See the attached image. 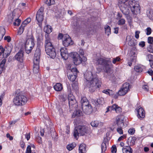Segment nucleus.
<instances>
[{"label": "nucleus", "mask_w": 153, "mask_h": 153, "mask_svg": "<svg viewBox=\"0 0 153 153\" xmlns=\"http://www.w3.org/2000/svg\"><path fill=\"white\" fill-rule=\"evenodd\" d=\"M86 81L85 83V88L88 89L91 93L94 91L96 89L101 86V82L96 74L93 75L91 71L86 72L84 75Z\"/></svg>", "instance_id": "1"}, {"label": "nucleus", "mask_w": 153, "mask_h": 153, "mask_svg": "<svg viewBox=\"0 0 153 153\" xmlns=\"http://www.w3.org/2000/svg\"><path fill=\"white\" fill-rule=\"evenodd\" d=\"M96 61L97 65H101L103 67L104 71L107 74V77L110 78L113 76V70L111 69L112 64L111 61L101 57L97 59Z\"/></svg>", "instance_id": "2"}, {"label": "nucleus", "mask_w": 153, "mask_h": 153, "mask_svg": "<svg viewBox=\"0 0 153 153\" xmlns=\"http://www.w3.org/2000/svg\"><path fill=\"white\" fill-rule=\"evenodd\" d=\"M35 45L34 38L32 32H28L27 36V39L25 44L26 52L30 53Z\"/></svg>", "instance_id": "3"}, {"label": "nucleus", "mask_w": 153, "mask_h": 153, "mask_svg": "<svg viewBox=\"0 0 153 153\" xmlns=\"http://www.w3.org/2000/svg\"><path fill=\"white\" fill-rule=\"evenodd\" d=\"M41 55V49L39 47H37L35 52L33 60V72L35 73H36L39 72Z\"/></svg>", "instance_id": "4"}, {"label": "nucleus", "mask_w": 153, "mask_h": 153, "mask_svg": "<svg viewBox=\"0 0 153 153\" xmlns=\"http://www.w3.org/2000/svg\"><path fill=\"white\" fill-rule=\"evenodd\" d=\"M88 133L87 128L84 125H79L75 127L74 132V136L75 138L77 136L85 135Z\"/></svg>", "instance_id": "5"}, {"label": "nucleus", "mask_w": 153, "mask_h": 153, "mask_svg": "<svg viewBox=\"0 0 153 153\" xmlns=\"http://www.w3.org/2000/svg\"><path fill=\"white\" fill-rule=\"evenodd\" d=\"M27 100V98L24 95L17 94L14 98L13 102L16 105L21 106L24 105Z\"/></svg>", "instance_id": "6"}, {"label": "nucleus", "mask_w": 153, "mask_h": 153, "mask_svg": "<svg viewBox=\"0 0 153 153\" xmlns=\"http://www.w3.org/2000/svg\"><path fill=\"white\" fill-rule=\"evenodd\" d=\"M71 65H69L68 66V68H70L69 71H70V74L68 75V79L72 81H74L77 76V70L76 68H73L71 69Z\"/></svg>", "instance_id": "7"}, {"label": "nucleus", "mask_w": 153, "mask_h": 153, "mask_svg": "<svg viewBox=\"0 0 153 153\" xmlns=\"http://www.w3.org/2000/svg\"><path fill=\"white\" fill-rule=\"evenodd\" d=\"M44 7H41L39 10L36 13V18L39 23V25L40 27H41L42 25L41 23L44 19Z\"/></svg>", "instance_id": "8"}, {"label": "nucleus", "mask_w": 153, "mask_h": 153, "mask_svg": "<svg viewBox=\"0 0 153 153\" xmlns=\"http://www.w3.org/2000/svg\"><path fill=\"white\" fill-rule=\"evenodd\" d=\"M13 47L12 45H8L5 46L4 48H3L2 46H0V49H2L1 51H4V53L3 54V57L4 58H7L10 54Z\"/></svg>", "instance_id": "9"}, {"label": "nucleus", "mask_w": 153, "mask_h": 153, "mask_svg": "<svg viewBox=\"0 0 153 153\" xmlns=\"http://www.w3.org/2000/svg\"><path fill=\"white\" fill-rule=\"evenodd\" d=\"M21 10L19 9H15L13 11V16H16L15 21L13 23V25L15 26H19L21 22V20L19 19V18L20 15L19 14V13H21Z\"/></svg>", "instance_id": "10"}, {"label": "nucleus", "mask_w": 153, "mask_h": 153, "mask_svg": "<svg viewBox=\"0 0 153 153\" xmlns=\"http://www.w3.org/2000/svg\"><path fill=\"white\" fill-rule=\"evenodd\" d=\"M45 51L47 54L52 58H54L56 56V53L55 48L53 46H50L45 48Z\"/></svg>", "instance_id": "11"}, {"label": "nucleus", "mask_w": 153, "mask_h": 153, "mask_svg": "<svg viewBox=\"0 0 153 153\" xmlns=\"http://www.w3.org/2000/svg\"><path fill=\"white\" fill-rule=\"evenodd\" d=\"M129 84L128 83H124L123 87L118 92V94L120 96H123L125 95L129 90Z\"/></svg>", "instance_id": "12"}, {"label": "nucleus", "mask_w": 153, "mask_h": 153, "mask_svg": "<svg viewBox=\"0 0 153 153\" xmlns=\"http://www.w3.org/2000/svg\"><path fill=\"white\" fill-rule=\"evenodd\" d=\"M62 43L65 47H68L73 44L71 38L67 34L64 36V38L62 39Z\"/></svg>", "instance_id": "13"}, {"label": "nucleus", "mask_w": 153, "mask_h": 153, "mask_svg": "<svg viewBox=\"0 0 153 153\" xmlns=\"http://www.w3.org/2000/svg\"><path fill=\"white\" fill-rule=\"evenodd\" d=\"M31 21V19L30 18H27L24 20L22 23L18 32L19 34H21L23 32L24 27L25 26Z\"/></svg>", "instance_id": "14"}, {"label": "nucleus", "mask_w": 153, "mask_h": 153, "mask_svg": "<svg viewBox=\"0 0 153 153\" xmlns=\"http://www.w3.org/2000/svg\"><path fill=\"white\" fill-rule=\"evenodd\" d=\"M73 62L75 65H78L82 62V59L77 53H74L73 54Z\"/></svg>", "instance_id": "15"}, {"label": "nucleus", "mask_w": 153, "mask_h": 153, "mask_svg": "<svg viewBox=\"0 0 153 153\" xmlns=\"http://www.w3.org/2000/svg\"><path fill=\"white\" fill-rule=\"evenodd\" d=\"M127 3H123L122 4L120 9L121 12L125 15H128L129 13V7L127 6Z\"/></svg>", "instance_id": "16"}, {"label": "nucleus", "mask_w": 153, "mask_h": 153, "mask_svg": "<svg viewBox=\"0 0 153 153\" xmlns=\"http://www.w3.org/2000/svg\"><path fill=\"white\" fill-rule=\"evenodd\" d=\"M15 59L20 62L22 63L24 59L23 51L20 50L15 55Z\"/></svg>", "instance_id": "17"}, {"label": "nucleus", "mask_w": 153, "mask_h": 153, "mask_svg": "<svg viewBox=\"0 0 153 153\" xmlns=\"http://www.w3.org/2000/svg\"><path fill=\"white\" fill-rule=\"evenodd\" d=\"M45 48L53 46L51 42V39L49 35L45 34Z\"/></svg>", "instance_id": "18"}, {"label": "nucleus", "mask_w": 153, "mask_h": 153, "mask_svg": "<svg viewBox=\"0 0 153 153\" xmlns=\"http://www.w3.org/2000/svg\"><path fill=\"white\" fill-rule=\"evenodd\" d=\"M60 52L62 58L65 60H66L68 59V55L66 48H61L60 50Z\"/></svg>", "instance_id": "19"}, {"label": "nucleus", "mask_w": 153, "mask_h": 153, "mask_svg": "<svg viewBox=\"0 0 153 153\" xmlns=\"http://www.w3.org/2000/svg\"><path fill=\"white\" fill-rule=\"evenodd\" d=\"M131 9L133 14H137L140 12V7L139 4L137 3L132 7H131Z\"/></svg>", "instance_id": "20"}, {"label": "nucleus", "mask_w": 153, "mask_h": 153, "mask_svg": "<svg viewBox=\"0 0 153 153\" xmlns=\"http://www.w3.org/2000/svg\"><path fill=\"white\" fill-rule=\"evenodd\" d=\"M124 120L122 116H118L117 117L116 122L118 127H123L124 126Z\"/></svg>", "instance_id": "21"}, {"label": "nucleus", "mask_w": 153, "mask_h": 153, "mask_svg": "<svg viewBox=\"0 0 153 153\" xmlns=\"http://www.w3.org/2000/svg\"><path fill=\"white\" fill-rule=\"evenodd\" d=\"M136 55V51L135 50H131L129 53V55L130 56L131 61L135 62L136 61L137 56Z\"/></svg>", "instance_id": "22"}, {"label": "nucleus", "mask_w": 153, "mask_h": 153, "mask_svg": "<svg viewBox=\"0 0 153 153\" xmlns=\"http://www.w3.org/2000/svg\"><path fill=\"white\" fill-rule=\"evenodd\" d=\"M137 116L139 118H143L145 116V111L142 108H140L137 111Z\"/></svg>", "instance_id": "23"}, {"label": "nucleus", "mask_w": 153, "mask_h": 153, "mask_svg": "<svg viewBox=\"0 0 153 153\" xmlns=\"http://www.w3.org/2000/svg\"><path fill=\"white\" fill-rule=\"evenodd\" d=\"M82 109L83 111L86 114H89L91 113L93 110L91 105L85 107H83Z\"/></svg>", "instance_id": "24"}, {"label": "nucleus", "mask_w": 153, "mask_h": 153, "mask_svg": "<svg viewBox=\"0 0 153 153\" xmlns=\"http://www.w3.org/2000/svg\"><path fill=\"white\" fill-rule=\"evenodd\" d=\"M79 153H86V146L85 144L82 143L79 146Z\"/></svg>", "instance_id": "25"}, {"label": "nucleus", "mask_w": 153, "mask_h": 153, "mask_svg": "<svg viewBox=\"0 0 153 153\" xmlns=\"http://www.w3.org/2000/svg\"><path fill=\"white\" fill-rule=\"evenodd\" d=\"M123 153H132V150L129 146H124L122 148Z\"/></svg>", "instance_id": "26"}, {"label": "nucleus", "mask_w": 153, "mask_h": 153, "mask_svg": "<svg viewBox=\"0 0 153 153\" xmlns=\"http://www.w3.org/2000/svg\"><path fill=\"white\" fill-rule=\"evenodd\" d=\"M52 30L51 27L48 25L46 26L44 28V31L46 33V34H49L52 31Z\"/></svg>", "instance_id": "27"}, {"label": "nucleus", "mask_w": 153, "mask_h": 153, "mask_svg": "<svg viewBox=\"0 0 153 153\" xmlns=\"http://www.w3.org/2000/svg\"><path fill=\"white\" fill-rule=\"evenodd\" d=\"M54 88L57 91H60L62 89V85L59 83H57L54 86Z\"/></svg>", "instance_id": "28"}, {"label": "nucleus", "mask_w": 153, "mask_h": 153, "mask_svg": "<svg viewBox=\"0 0 153 153\" xmlns=\"http://www.w3.org/2000/svg\"><path fill=\"white\" fill-rule=\"evenodd\" d=\"M72 91L75 92L76 93H77L78 91V87L77 85V83L75 82L72 85Z\"/></svg>", "instance_id": "29"}, {"label": "nucleus", "mask_w": 153, "mask_h": 153, "mask_svg": "<svg viewBox=\"0 0 153 153\" xmlns=\"http://www.w3.org/2000/svg\"><path fill=\"white\" fill-rule=\"evenodd\" d=\"M127 5L129 8L131 9V7H132L134 5L137 3L135 1L133 0H130L128 1H127Z\"/></svg>", "instance_id": "30"}, {"label": "nucleus", "mask_w": 153, "mask_h": 153, "mask_svg": "<svg viewBox=\"0 0 153 153\" xmlns=\"http://www.w3.org/2000/svg\"><path fill=\"white\" fill-rule=\"evenodd\" d=\"M117 107V105L114 104L111 106H108L107 108V111H106L105 113L109 111H115V108Z\"/></svg>", "instance_id": "31"}, {"label": "nucleus", "mask_w": 153, "mask_h": 153, "mask_svg": "<svg viewBox=\"0 0 153 153\" xmlns=\"http://www.w3.org/2000/svg\"><path fill=\"white\" fill-rule=\"evenodd\" d=\"M76 146V144L74 143H72L70 144H69L67 146V149L69 151L71 150Z\"/></svg>", "instance_id": "32"}, {"label": "nucleus", "mask_w": 153, "mask_h": 153, "mask_svg": "<svg viewBox=\"0 0 153 153\" xmlns=\"http://www.w3.org/2000/svg\"><path fill=\"white\" fill-rule=\"evenodd\" d=\"M44 1L45 3L49 6L54 4L55 3L54 0H44Z\"/></svg>", "instance_id": "33"}, {"label": "nucleus", "mask_w": 153, "mask_h": 153, "mask_svg": "<svg viewBox=\"0 0 153 153\" xmlns=\"http://www.w3.org/2000/svg\"><path fill=\"white\" fill-rule=\"evenodd\" d=\"M134 69L137 72H140L142 71L143 68L140 66L136 65L134 67Z\"/></svg>", "instance_id": "34"}, {"label": "nucleus", "mask_w": 153, "mask_h": 153, "mask_svg": "<svg viewBox=\"0 0 153 153\" xmlns=\"http://www.w3.org/2000/svg\"><path fill=\"white\" fill-rule=\"evenodd\" d=\"M105 32L106 34H107L108 36H109L111 33V28L108 25H106L105 27Z\"/></svg>", "instance_id": "35"}, {"label": "nucleus", "mask_w": 153, "mask_h": 153, "mask_svg": "<svg viewBox=\"0 0 153 153\" xmlns=\"http://www.w3.org/2000/svg\"><path fill=\"white\" fill-rule=\"evenodd\" d=\"M99 121L98 120L92 121L91 123V125L93 127H97L99 124Z\"/></svg>", "instance_id": "36"}, {"label": "nucleus", "mask_w": 153, "mask_h": 153, "mask_svg": "<svg viewBox=\"0 0 153 153\" xmlns=\"http://www.w3.org/2000/svg\"><path fill=\"white\" fill-rule=\"evenodd\" d=\"M102 152H104L106 149V144L105 143L103 142L101 144Z\"/></svg>", "instance_id": "37"}, {"label": "nucleus", "mask_w": 153, "mask_h": 153, "mask_svg": "<svg viewBox=\"0 0 153 153\" xmlns=\"http://www.w3.org/2000/svg\"><path fill=\"white\" fill-rule=\"evenodd\" d=\"M96 102L98 105H102L104 103V99L102 97L99 98L97 99Z\"/></svg>", "instance_id": "38"}, {"label": "nucleus", "mask_w": 153, "mask_h": 153, "mask_svg": "<svg viewBox=\"0 0 153 153\" xmlns=\"http://www.w3.org/2000/svg\"><path fill=\"white\" fill-rule=\"evenodd\" d=\"M136 138L135 137H132L131 138L129 137L128 138V140H130L131 141L130 142L131 145H133L135 144V142L136 140Z\"/></svg>", "instance_id": "39"}, {"label": "nucleus", "mask_w": 153, "mask_h": 153, "mask_svg": "<svg viewBox=\"0 0 153 153\" xmlns=\"http://www.w3.org/2000/svg\"><path fill=\"white\" fill-rule=\"evenodd\" d=\"M5 33V30L2 27H0V35L3 37Z\"/></svg>", "instance_id": "40"}, {"label": "nucleus", "mask_w": 153, "mask_h": 153, "mask_svg": "<svg viewBox=\"0 0 153 153\" xmlns=\"http://www.w3.org/2000/svg\"><path fill=\"white\" fill-rule=\"evenodd\" d=\"M59 99L61 101H65L66 100V96L65 94L61 95L59 96Z\"/></svg>", "instance_id": "41"}, {"label": "nucleus", "mask_w": 153, "mask_h": 153, "mask_svg": "<svg viewBox=\"0 0 153 153\" xmlns=\"http://www.w3.org/2000/svg\"><path fill=\"white\" fill-rule=\"evenodd\" d=\"M6 62V59H3L1 61L0 64V67L5 69L4 65Z\"/></svg>", "instance_id": "42"}, {"label": "nucleus", "mask_w": 153, "mask_h": 153, "mask_svg": "<svg viewBox=\"0 0 153 153\" xmlns=\"http://www.w3.org/2000/svg\"><path fill=\"white\" fill-rule=\"evenodd\" d=\"M69 105L70 107L73 106L74 105L76 104V100L68 101Z\"/></svg>", "instance_id": "43"}, {"label": "nucleus", "mask_w": 153, "mask_h": 153, "mask_svg": "<svg viewBox=\"0 0 153 153\" xmlns=\"http://www.w3.org/2000/svg\"><path fill=\"white\" fill-rule=\"evenodd\" d=\"M68 101L73 100H75L74 97L72 94H71L68 95Z\"/></svg>", "instance_id": "44"}, {"label": "nucleus", "mask_w": 153, "mask_h": 153, "mask_svg": "<svg viewBox=\"0 0 153 153\" xmlns=\"http://www.w3.org/2000/svg\"><path fill=\"white\" fill-rule=\"evenodd\" d=\"M147 51L150 53H153V45H150L148 47H147Z\"/></svg>", "instance_id": "45"}, {"label": "nucleus", "mask_w": 153, "mask_h": 153, "mask_svg": "<svg viewBox=\"0 0 153 153\" xmlns=\"http://www.w3.org/2000/svg\"><path fill=\"white\" fill-rule=\"evenodd\" d=\"M118 23L119 25H122L124 24L125 23V20L123 19H119Z\"/></svg>", "instance_id": "46"}, {"label": "nucleus", "mask_w": 153, "mask_h": 153, "mask_svg": "<svg viewBox=\"0 0 153 153\" xmlns=\"http://www.w3.org/2000/svg\"><path fill=\"white\" fill-rule=\"evenodd\" d=\"M67 87L68 89V94H72V90L70 85L69 84L67 85Z\"/></svg>", "instance_id": "47"}, {"label": "nucleus", "mask_w": 153, "mask_h": 153, "mask_svg": "<svg viewBox=\"0 0 153 153\" xmlns=\"http://www.w3.org/2000/svg\"><path fill=\"white\" fill-rule=\"evenodd\" d=\"M146 34L147 35H150L152 33V29L150 27H147L146 30Z\"/></svg>", "instance_id": "48"}, {"label": "nucleus", "mask_w": 153, "mask_h": 153, "mask_svg": "<svg viewBox=\"0 0 153 153\" xmlns=\"http://www.w3.org/2000/svg\"><path fill=\"white\" fill-rule=\"evenodd\" d=\"M118 127L117 129V132L120 134H123V131L122 130V127Z\"/></svg>", "instance_id": "49"}, {"label": "nucleus", "mask_w": 153, "mask_h": 153, "mask_svg": "<svg viewBox=\"0 0 153 153\" xmlns=\"http://www.w3.org/2000/svg\"><path fill=\"white\" fill-rule=\"evenodd\" d=\"M75 115L77 117H79L81 116L82 114V112L80 110H77L75 112Z\"/></svg>", "instance_id": "50"}, {"label": "nucleus", "mask_w": 153, "mask_h": 153, "mask_svg": "<svg viewBox=\"0 0 153 153\" xmlns=\"http://www.w3.org/2000/svg\"><path fill=\"white\" fill-rule=\"evenodd\" d=\"M14 17H16V16H13V14H12V16L11 15H9L8 16V21L10 23H11L12 22Z\"/></svg>", "instance_id": "51"}, {"label": "nucleus", "mask_w": 153, "mask_h": 153, "mask_svg": "<svg viewBox=\"0 0 153 153\" xmlns=\"http://www.w3.org/2000/svg\"><path fill=\"white\" fill-rule=\"evenodd\" d=\"M88 100H87L86 98L85 97H83L81 98V105L83 103H84V102H87V101Z\"/></svg>", "instance_id": "52"}, {"label": "nucleus", "mask_w": 153, "mask_h": 153, "mask_svg": "<svg viewBox=\"0 0 153 153\" xmlns=\"http://www.w3.org/2000/svg\"><path fill=\"white\" fill-rule=\"evenodd\" d=\"M111 152L112 153H116L117 151V148L115 145H113L111 148Z\"/></svg>", "instance_id": "53"}, {"label": "nucleus", "mask_w": 153, "mask_h": 153, "mask_svg": "<svg viewBox=\"0 0 153 153\" xmlns=\"http://www.w3.org/2000/svg\"><path fill=\"white\" fill-rule=\"evenodd\" d=\"M147 59L149 62L153 60V55L151 54H149L147 55Z\"/></svg>", "instance_id": "54"}, {"label": "nucleus", "mask_w": 153, "mask_h": 153, "mask_svg": "<svg viewBox=\"0 0 153 153\" xmlns=\"http://www.w3.org/2000/svg\"><path fill=\"white\" fill-rule=\"evenodd\" d=\"M4 39L9 42H10L11 40V38L9 36H5L4 38Z\"/></svg>", "instance_id": "55"}, {"label": "nucleus", "mask_w": 153, "mask_h": 153, "mask_svg": "<svg viewBox=\"0 0 153 153\" xmlns=\"http://www.w3.org/2000/svg\"><path fill=\"white\" fill-rule=\"evenodd\" d=\"M31 146L30 145H28L27 148L25 153H31Z\"/></svg>", "instance_id": "56"}, {"label": "nucleus", "mask_w": 153, "mask_h": 153, "mask_svg": "<svg viewBox=\"0 0 153 153\" xmlns=\"http://www.w3.org/2000/svg\"><path fill=\"white\" fill-rule=\"evenodd\" d=\"M148 42L151 44L153 43V38L151 37H149L148 38Z\"/></svg>", "instance_id": "57"}, {"label": "nucleus", "mask_w": 153, "mask_h": 153, "mask_svg": "<svg viewBox=\"0 0 153 153\" xmlns=\"http://www.w3.org/2000/svg\"><path fill=\"white\" fill-rule=\"evenodd\" d=\"M128 132L131 134H133L135 133V130L134 128H130L128 130Z\"/></svg>", "instance_id": "58"}, {"label": "nucleus", "mask_w": 153, "mask_h": 153, "mask_svg": "<svg viewBox=\"0 0 153 153\" xmlns=\"http://www.w3.org/2000/svg\"><path fill=\"white\" fill-rule=\"evenodd\" d=\"M120 59V58L118 57H117L115 58H113L112 62L114 64H115L117 62L119 61Z\"/></svg>", "instance_id": "59"}, {"label": "nucleus", "mask_w": 153, "mask_h": 153, "mask_svg": "<svg viewBox=\"0 0 153 153\" xmlns=\"http://www.w3.org/2000/svg\"><path fill=\"white\" fill-rule=\"evenodd\" d=\"M109 91H110L109 89L104 90L102 91V92L107 94H108L110 96H111V94H110V92H109Z\"/></svg>", "instance_id": "60"}, {"label": "nucleus", "mask_w": 153, "mask_h": 153, "mask_svg": "<svg viewBox=\"0 0 153 153\" xmlns=\"http://www.w3.org/2000/svg\"><path fill=\"white\" fill-rule=\"evenodd\" d=\"M88 105H90L89 104L88 100L87 102H84L83 103L81 104V106L82 107V108L83 107H85L86 106H88Z\"/></svg>", "instance_id": "61"}, {"label": "nucleus", "mask_w": 153, "mask_h": 153, "mask_svg": "<svg viewBox=\"0 0 153 153\" xmlns=\"http://www.w3.org/2000/svg\"><path fill=\"white\" fill-rule=\"evenodd\" d=\"M143 88L144 90L146 91H148L149 89V88L148 85H144L143 86Z\"/></svg>", "instance_id": "62"}, {"label": "nucleus", "mask_w": 153, "mask_h": 153, "mask_svg": "<svg viewBox=\"0 0 153 153\" xmlns=\"http://www.w3.org/2000/svg\"><path fill=\"white\" fill-rule=\"evenodd\" d=\"M149 17L153 20V10H151L149 11Z\"/></svg>", "instance_id": "63"}, {"label": "nucleus", "mask_w": 153, "mask_h": 153, "mask_svg": "<svg viewBox=\"0 0 153 153\" xmlns=\"http://www.w3.org/2000/svg\"><path fill=\"white\" fill-rule=\"evenodd\" d=\"M128 44L129 45L133 46L134 45V41L133 40H130L128 42Z\"/></svg>", "instance_id": "64"}]
</instances>
